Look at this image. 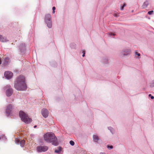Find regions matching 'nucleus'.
Returning <instances> with one entry per match:
<instances>
[{"mask_svg":"<svg viewBox=\"0 0 154 154\" xmlns=\"http://www.w3.org/2000/svg\"><path fill=\"white\" fill-rule=\"evenodd\" d=\"M14 87L18 91H25L26 89L25 77L23 75H20L17 77L15 82Z\"/></svg>","mask_w":154,"mask_h":154,"instance_id":"1","label":"nucleus"},{"mask_svg":"<svg viewBox=\"0 0 154 154\" xmlns=\"http://www.w3.org/2000/svg\"><path fill=\"white\" fill-rule=\"evenodd\" d=\"M45 140L47 142L51 143L52 144L57 146L58 145L57 137L52 132H48L44 136Z\"/></svg>","mask_w":154,"mask_h":154,"instance_id":"2","label":"nucleus"},{"mask_svg":"<svg viewBox=\"0 0 154 154\" xmlns=\"http://www.w3.org/2000/svg\"><path fill=\"white\" fill-rule=\"evenodd\" d=\"M19 116L21 120L26 123H29L32 121V119L29 117L27 114L22 111L20 112Z\"/></svg>","mask_w":154,"mask_h":154,"instance_id":"3","label":"nucleus"},{"mask_svg":"<svg viewBox=\"0 0 154 154\" xmlns=\"http://www.w3.org/2000/svg\"><path fill=\"white\" fill-rule=\"evenodd\" d=\"M45 21L49 28H51L52 26L51 15L50 14L46 15L45 18Z\"/></svg>","mask_w":154,"mask_h":154,"instance_id":"4","label":"nucleus"},{"mask_svg":"<svg viewBox=\"0 0 154 154\" xmlns=\"http://www.w3.org/2000/svg\"><path fill=\"white\" fill-rule=\"evenodd\" d=\"M4 88L5 90L6 89V94L7 96H10L12 95L13 93V90L11 88L10 85H7Z\"/></svg>","mask_w":154,"mask_h":154,"instance_id":"5","label":"nucleus"},{"mask_svg":"<svg viewBox=\"0 0 154 154\" xmlns=\"http://www.w3.org/2000/svg\"><path fill=\"white\" fill-rule=\"evenodd\" d=\"M12 109V106L11 104L8 105L6 107V113L7 116H11V115Z\"/></svg>","mask_w":154,"mask_h":154,"instance_id":"6","label":"nucleus"},{"mask_svg":"<svg viewBox=\"0 0 154 154\" xmlns=\"http://www.w3.org/2000/svg\"><path fill=\"white\" fill-rule=\"evenodd\" d=\"M48 147L47 146H39L37 147V151L39 152H45L48 150Z\"/></svg>","mask_w":154,"mask_h":154,"instance_id":"7","label":"nucleus"},{"mask_svg":"<svg viewBox=\"0 0 154 154\" xmlns=\"http://www.w3.org/2000/svg\"><path fill=\"white\" fill-rule=\"evenodd\" d=\"M13 73L10 71H6L4 73L5 76L7 79H11L13 76Z\"/></svg>","mask_w":154,"mask_h":154,"instance_id":"8","label":"nucleus"},{"mask_svg":"<svg viewBox=\"0 0 154 154\" xmlns=\"http://www.w3.org/2000/svg\"><path fill=\"white\" fill-rule=\"evenodd\" d=\"M42 114L44 117L47 118L48 116L49 113L47 109H43L42 110Z\"/></svg>","mask_w":154,"mask_h":154,"instance_id":"9","label":"nucleus"},{"mask_svg":"<svg viewBox=\"0 0 154 154\" xmlns=\"http://www.w3.org/2000/svg\"><path fill=\"white\" fill-rule=\"evenodd\" d=\"M131 51L129 49H126L123 51L122 53L124 55H127L130 54Z\"/></svg>","mask_w":154,"mask_h":154,"instance_id":"10","label":"nucleus"},{"mask_svg":"<svg viewBox=\"0 0 154 154\" xmlns=\"http://www.w3.org/2000/svg\"><path fill=\"white\" fill-rule=\"evenodd\" d=\"M8 41V40L7 39L6 37H3L2 35H0V41L4 42Z\"/></svg>","mask_w":154,"mask_h":154,"instance_id":"11","label":"nucleus"},{"mask_svg":"<svg viewBox=\"0 0 154 154\" xmlns=\"http://www.w3.org/2000/svg\"><path fill=\"white\" fill-rule=\"evenodd\" d=\"M149 5V3L148 1H146L144 2L142 6V8L144 9L146 8Z\"/></svg>","mask_w":154,"mask_h":154,"instance_id":"12","label":"nucleus"},{"mask_svg":"<svg viewBox=\"0 0 154 154\" xmlns=\"http://www.w3.org/2000/svg\"><path fill=\"white\" fill-rule=\"evenodd\" d=\"M93 138L94 141L95 142H97L99 140L98 136L97 135H94L93 136Z\"/></svg>","mask_w":154,"mask_h":154,"instance_id":"13","label":"nucleus"},{"mask_svg":"<svg viewBox=\"0 0 154 154\" xmlns=\"http://www.w3.org/2000/svg\"><path fill=\"white\" fill-rule=\"evenodd\" d=\"M9 61V58L8 57L6 58L4 60V64L5 65L7 64L8 63Z\"/></svg>","mask_w":154,"mask_h":154,"instance_id":"14","label":"nucleus"},{"mask_svg":"<svg viewBox=\"0 0 154 154\" xmlns=\"http://www.w3.org/2000/svg\"><path fill=\"white\" fill-rule=\"evenodd\" d=\"M25 141L24 140H22L21 141H20V146L22 147H23L25 144Z\"/></svg>","mask_w":154,"mask_h":154,"instance_id":"15","label":"nucleus"},{"mask_svg":"<svg viewBox=\"0 0 154 154\" xmlns=\"http://www.w3.org/2000/svg\"><path fill=\"white\" fill-rule=\"evenodd\" d=\"M61 151V149L60 147H59L58 149L57 150H55V152L59 153H60Z\"/></svg>","mask_w":154,"mask_h":154,"instance_id":"16","label":"nucleus"},{"mask_svg":"<svg viewBox=\"0 0 154 154\" xmlns=\"http://www.w3.org/2000/svg\"><path fill=\"white\" fill-rule=\"evenodd\" d=\"M20 48H23V49H24L25 48V44L24 43H22L20 45Z\"/></svg>","mask_w":154,"mask_h":154,"instance_id":"17","label":"nucleus"},{"mask_svg":"<svg viewBox=\"0 0 154 154\" xmlns=\"http://www.w3.org/2000/svg\"><path fill=\"white\" fill-rule=\"evenodd\" d=\"M20 140L17 139H16L15 140V142L16 144H19L20 143Z\"/></svg>","mask_w":154,"mask_h":154,"instance_id":"18","label":"nucleus"},{"mask_svg":"<svg viewBox=\"0 0 154 154\" xmlns=\"http://www.w3.org/2000/svg\"><path fill=\"white\" fill-rule=\"evenodd\" d=\"M108 129L113 134V129L111 127H109L108 128Z\"/></svg>","mask_w":154,"mask_h":154,"instance_id":"19","label":"nucleus"},{"mask_svg":"<svg viewBox=\"0 0 154 154\" xmlns=\"http://www.w3.org/2000/svg\"><path fill=\"white\" fill-rule=\"evenodd\" d=\"M1 139H2L3 140L6 139V137L4 135H2V136H0V140Z\"/></svg>","mask_w":154,"mask_h":154,"instance_id":"20","label":"nucleus"},{"mask_svg":"<svg viewBox=\"0 0 154 154\" xmlns=\"http://www.w3.org/2000/svg\"><path fill=\"white\" fill-rule=\"evenodd\" d=\"M69 143L72 146H73L74 145V142L72 140H71L69 142Z\"/></svg>","mask_w":154,"mask_h":154,"instance_id":"21","label":"nucleus"},{"mask_svg":"<svg viewBox=\"0 0 154 154\" xmlns=\"http://www.w3.org/2000/svg\"><path fill=\"white\" fill-rule=\"evenodd\" d=\"M126 6V5L125 3H124L122 6L121 8V10H122L123 9V8Z\"/></svg>","mask_w":154,"mask_h":154,"instance_id":"22","label":"nucleus"},{"mask_svg":"<svg viewBox=\"0 0 154 154\" xmlns=\"http://www.w3.org/2000/svg\"><path fill=\"white\" fill-rule=\"evenodd\" d=\"M107 34L109 35L110 36H112V35H115V34L111 32L108 33Z\"/></svg>","mask_w":154,"mask_h":154,"instance_id":"23","label":"nucleus"},{"mask_svg":"<svg viewBox=\"0 0 154 154\" xmlns=\"http://www.w3.org/2000/svg\"><path fill=\"white\" fill-rule=\"evenodd\" d=\"M153 11H148V14L149 15H151L153 14Z\"/></svg>","mask_w":154,"mask_h":154,"instance_id":"24","label":"nucleus"},{"mask_svg":"<svg viewBox=\"0 0 154 154\" xmlns=\"http://www.w3.org/2000/svg\"><path fill=\"white\" fill-rule=\"evenodd\" d=\"M107 148L109 149H113V147L112 146H107Z\"/></svg>","mask_w":154,"mask_h":154,"instance_id":"25","label":"nucleus"},{"mask_svg":"<svg viewBox=\"0 0 154 154\" xmlns=\"http://www.w3.org/2000/svg\"><path fill=\"white\" fill-rule=\"evenodd\" d=\"M56 9V8H55V7H53L52 8V10H53V12H52V13L53 14H54L55 13V10Z\"/></svg>","mask_w":154,"mask_h":154,"instance_id":"26","label":"nucleus"},{"mask_svg":"<svg viewBox=\"0 0 154 154\" xmlns=\"http://www.w3.org/2000/svg\"><path fill=\"white\" fill-rule=\"evenodd\" d=\"M150 86L152 87L154 86V80L150 84Z\"/></svg>","mask_w":154,"mask_h":154,"instance_id":"27","label":"nucleus"},{"mask_svg":"<svg viewBox=\"0 0 154 154\" xmlns=\"http://www.w3.org/2000/svg\"><path fill=\"white\" fill-rule=\"evenodd\" d=\"M149 97H151V98L152 99H154V97L153 96H152V95H151V94H150L149 95Z\"/></svg>","mask_w":154,"mask_h":154,"instance_id":"28","label":"nucleus"},{"mask_svg":"<svg viewBox=\"0 0 154 154\" xmlns=\"http://www.w3.org/2000/svg\"><path fill=\"white\" fill-rule=\"evenodd\" d=\"M135 54L136 55H137L138 56H140V53H138L137 51H135Z\"/></svg>","mask_w":154,"mask_h":154,"instance_id":"29","label":"nucleus"},{"mask_svg":"<svg viewBox=\"0 0 154 154\" xmlns=\"http://www.w3.org/2000/svg\"><path fill=\"white\" fill-rule=\"evenodd\" d=\"M82 53H83V54H85V51H82Z\"/></svg>","mask_w":154,"mask_h":154,"instance_id":"30","label":"nucleus"},{"mask_svg":"<svg viewBox=\"0 0 154 154\" xmlns=\"http://www.w3.org/2000/svg\"><path fill=\"white\" fill-rule=\"evenodd\" d=\"M1 63H2V61H1V59L0 58V64H1Z\"/></svg>","mask_w":154,"mask_h":154,"instance_id":"31","label":"nucleus"},{"mask_svg":"<svg viewBox=\"0 0 154 154\" xmlns=\"http://www.w3.org/2000/svg\"><path fill=\"white\" fill-rule=\"evenodd\" d=\"M85 56V54H83L82 55V57H84Z\"/></svg>","mask_w":154,"mask_h":154,"instance_id":"32","label":"nucleus"},{"mask_svg":"<svg viewBox=\"0 0 154 154\" xmlns=\"http://www.w3.org/2000/svg\"><path fill=\"white\" fill-rule=\"evenodd\" d=\"M36 127V125H35V126L34 127V128H35Z\"/></svg>","mask_w":154,"mask_h":154,"instance_id":"33","label":"nucleus"},{"mask_svg":"<svg viewBox=\"0 0 154 154\" xmlns=\"http://www.w3.org/2000/svg\"><path fill=\"white\" fill-rule=\"evenodd\" d=\"M114 16H115V17H117V16L116 15H114Z\"/></svg>","mask_w":154,"mask_h":154,"instance_id":"34","label":"nucleus"}]
</instances>
